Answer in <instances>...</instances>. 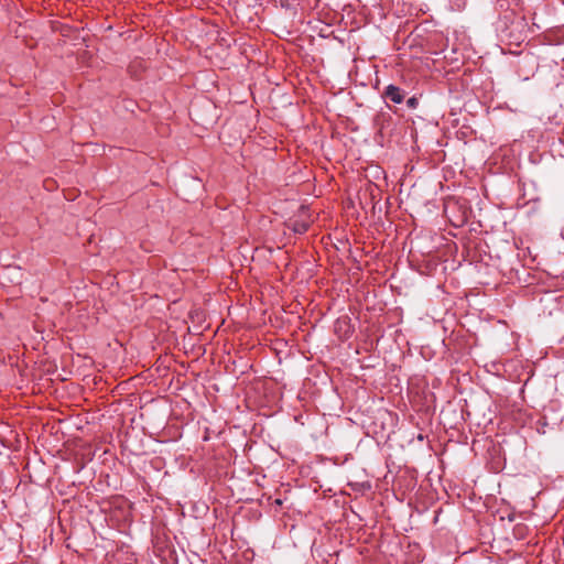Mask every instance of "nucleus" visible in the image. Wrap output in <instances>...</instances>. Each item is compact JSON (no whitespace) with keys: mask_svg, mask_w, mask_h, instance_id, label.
Here are the masks:
<instances>
[{"mask_svg":"<svg viewBox=\"0 0 564 564\" xmlns=\"http://www.w3.org/2000/svg\"><path fill=\"white\" fill-rule=\"evenodd\" d=\"M300 219H290L288 226L289 228H291L295 234H304L308 230L311 224H312V220L307 217V208L305 207H302L301 208V214H300Z\"/></svg>","mask_w":564,"mask_h":564,"instance_id":"nucleus-1","label":"nucleus"},{"mask_svg":"<svg viewBox=\"0 0 564 564\" xmlns=\"http://www.w3.org/2000/svg\"><path fill=\"white\" fill-rule=\"evenodd\" d=\"M456 208H459V205L457 202H448L446 205H445V208H444V213L447 215L448 219L451 220V223L458 227V226H462L466 223L467 220V212L466 209L463 210L462 215H459L456 219H453L452 216H451V213L454 212Z\"/></svg>","mask_w":564,"mask_h":564,"instance_id":"nucleus-2","label":"nucleus"},{"mask_svg":"<svg viewBox=\"0 0 564 564\" xmlns=\"http://www.w3.org/2000/svg\"><path fill=\"white\" fill-rule=\"evenodd\" d=\"M383 97L394 104H401L405 97V94L400 87L389 85L383 91Z\"/></svg>","mask_w":564,"mask_h":564,"instance_id":"nucleus-3","label":"nucleus"},{"mask_svg":"<svg viewBox=\"0 0 564 564\" xmlns=\"http://www.w3.org/2000/svg\"><path fill=\"white\" fill-rule=\"evenodd\" d=\"M419 105V100L416 97H411L406 100V106L410 108V109H414L416 108Z\"/></svg>","mask_w":564,"mask_h":564,"instance_id":"nucleus-4","label":"nucleus"}]
</instances>
